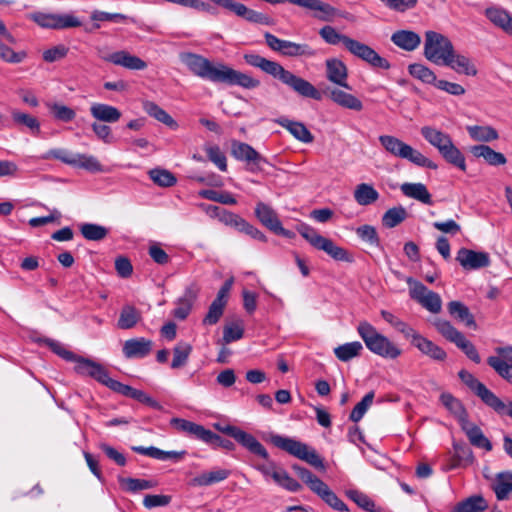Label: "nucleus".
I'll use <instances>...</instances> for the list:
<instances>
[{
	"label": "nucleus",
	"instance_id": "nucleus-5",
	"mask_svg": "<svg viewBox=\"0 0 512 512\" xmlns=\"http://www.w3.org/2000/svg\"><path fill=\"white\" fill-rule=\"evenodd\" d=\"M379 142L383 148L394 157L406 159L419 167H425L436 170L438 165L423 155L420 151L414 149L411 145L403 142L399 138L391 135H381Z\"/></svg>",
	"mask_w": 512,
	"mask_h": 512
},
{
	"label": "nucleus",
	"instance_id": "nucleus-35",
	"mask_svg": "<svg viewBox=\"0 0 512 512\" xmlns=\"http://www.w3.org/2000/svg\"><path fill=\"white\" fill-rule=\"evenodd\" d=\"M255 216L269 230H275L281 222L275 210L264 202H258L255 207Z\"/></svg>",
	"mask_w": 512,
	"mask_h": 512
},
{
	"label": "nucleus",
	"instance_id": "nucleus-61",
	"mask_svg": "<svg viewBox=\"0 0 512 512\" xmlns=\"http://www.w3.org/2000/svg\"><path fill=\"white\" fill-rule=\"evenodd\" d=\"M374 396V391H370L362 398L359 403L355 405L350 414L351 421L357 423L363 418L364 414L373 403Z\"/></svg>",
	"mask_w": 512,
	"mask_h": 512
},
{
	"label": "nucleus",
	"instance_id": "nucleus-27",
	"mask_svg": "<svg viewBox=\"0 0 512 512\" xmlns=\"http://www.w3.org/2000/svg\"><path fill=\"white\" fill-rule=\"evenodd\" d=\"M231 474V471L225 468H215L210 471H205L195 476L190 480V485L193 487H206L226 480Z\"/></svg>",
	"mask_w": 512,
	"mask_h": 512
},
{
	"label": "nucleus",
	"instance_id": "nucleus-15",
	"mask_svg": "<svg viewBox=\"0 0 512 512\" xmlns=\"http://www.w3.org/2000/svg\"><path fill=\"white\" fill-rule=\"evenodd\" d=\"M345 48L352 55L367 62L374 68H380L384 70H388L390 68V63L387 59L380 56L373 48L364 43H361L349 37L345 45Z\"/></svg>",
	"mask_w": 512,
	"mask_h": 512
},
{
	"label": "nucleus",
	"instance_id": "nucleus-62",
	"mask_svg": "<svg viewBox=\"0 0 512 512\" xmlns=\"http://www.w3.org/2000/svg\"><path fill=\"white\" fill-rule=\"evenodd\" d=\"M77 153L70 152L63 148L51 149L47 151L41 158L44 160L57 159L67 165L73 166Z\"/></svg>",
	"mask_w": 512,
	"mask_h": 512
},
{
	"label": "nucleus",
	"instance_id": "nucleus-28",
	"mask_svg": "<svg viewBox=\"0 0 512 512\" xmlns=\"http://www.w3.org/2000/svg\"><path fill=\"white\" fill-rule=\"evenodd\" d=\"M131 449L141 455H145L157 460H173L175 462L180 461L187 454L185 450L182 451H164L157 447H143V446H132Z\"/></svg>",
	"mask_w": 512,
	"mask_h": 512
},
{
	"label": "nucleus",
	"instance_id": "nucleus-51",
	"mask_svg": "<svg viewBox=\"0 0 512 512\" xmlns=\"http://www.w3.org/2000/svg\"><path fill=\"white\" fill-rule=\"evenodd\" d=\"M347 496L367 512H382V509L376 506L375 502L361 491L349 490L347 491Z\"/></svg>",
	"mask_w": 512,
	"mask_h": 512
},
{
	"label": "nucleus",
	"instance_id": "nucleus-53",
	"mask_svg": "<svg viewBox=\"0 0 512 512\" xmlns=\"http://www.w3.org/2000/svg\"><path fill=\"white\" fill-rule=\"evenodd\" d=\"M441 403L456 417L460 423L467 418L466 411L461 402L450 393H442L440 396Z\"/></svg>",
	"mask_w": 512,
	"mask_h": 512
},
{
	"label": "nucleus",
	"instance_id": "nucleus-9",
	"mask_svg": "<svg viewBox=\"0 0 512 512\" xmlns=\"http://www.w3.org/2000/svg\"><path fill=\"white\" fill-rule=\"evenodd\" d=\"M453 51L454 46L448 37L435 31H426L424 56L428 61L436 65H444Z\"/></svg>",
	"mask_w": 512,
	"mask_h": 512
},
{
	"label": "nucleus",
	"instance_id": "nucleus-3",
	"mask_svg": "<svg viewBox=\"0 0 512 512\" xmlns=\"http://www.w3.org/2000/svg\"><path fill=\"white\" fill-rule=\"evenodd\" d=\"M423 138L436 148L443 159L449 164L465 172L467 169L465 157L454 145L449 134L431 126H423L420 130Z\"/></svg>",
	"mask_w": 512,
	"mask_h": 512
},
{
	"label": "nucleus",
	"instance_id": "nucleus-47",
	"mask_svg": "<svg viewBox=\"0 0 512 512\" xmlns=\"http://www.w3.org/2000/svg\"><path fill=\"white\" fill-rule=\"evenodd\" d=\"M409 74L426 84L436 85L437 77L435 73L427 66L419 63L410 64L408 67Z\"/></svg>",
	"mask_w": 512,
	"mask_h": 512
},
{
	"label": "nucleus",
	"instance_id": "nucleus-21",
	"mask_svg": "<svg viewBox=\"0 0 512 512\" xmlns=\"http://www.w3.org/2000/svg\"><path fill=\"white\" fill-rule=\"evenodd\" d=\"M326 77L336 85L346 89H351L347 83L348 70L344 62L338 58H329L325 61Z\"/></svg>",
	"mask_w": 512,
	"mask_h": 512
},
{
	"label": "nucleus",
	"instance_id": "nucleus-19",
	"mask_svg": "<svg viewBox=\"0 0 512 512\" xmlns=\"http://www.w3.org/2000/svg\"><path fill=\"white\" fill-rule=\"evenodd\" d=\"M411 344L416 347L423 355L438 362H442L447 358V353L443 348L422 336L417 331L410 339Z\"/></svg>",
	"mask_w": 512,
	"mask_h": 512
},
{
	"label": "nucleus",
	"instance_id": "nucleus-63",
	"mask_svg": "<svg viewBox=\"0 0 512 512\" xmlns=\"http://www.w3.org/2000/svg\"><path fill=\"white\" fill-rule=\"evenodd\" d=\"M206 154L211 162H213L219 170L227 171V159L225 154L217 145H208L205 147Z\"/></svg>",
	"mask_w": 512,
	"mask_h": 512
},
{
	"label": "nucleus",
	"instance_id": "nucleus-46",
	"mask_svg": "<svg viewBox=\"0 0 512 512\" xmlns=\"http://www.w3.org/2000/svg\"><path fill=\"white\" fill-rule=\"evenodd\" d=\"M363 346L360 342L354 341L340 345L334 349L335 356L342 362H348L360 355Z\"/></svg>",
	"mask_w": 512,
	"mask_h": 512
},
{
	"label": "nucleus",
	"instance_id": "nucleus-64",
	"mask_svg": "<svg viewBox=\"0 0 512 512\" xmlns=\"http://www.w3.org/2000/svg\"><path fill=\"white\" fill-rule=\"evenodd\" d=\"M244 334V327L241 322L227 324L223 330V341L231 343L240 340Z\"/></svg>",
	"mask_w": 512,
	"mask_h": 512
},
{
	"label": "nucleus",
	"instance_id": "nucleus-24",
	"mask_svg": "<svg viewBox=\"0 0 512 512\" xmlns=\"http://www.w3.org/2000/svg\"><path fill=\"white\" fill-rule=\"evenodd\" d=\"M89 111L95 121L109 124L118 122L122 116L117 107L98 102L92 103Z\"/></svg>",
	"mask_w": 512,
	"mask_h": 512
},
{
	"label": "nucleus",
	"instance_id": "nucleus-2",
	"mask_svg": "<svg viewBox=\"0 0 512 512\" xmlns=\"http://www.w3.org/2000/svg\"><path fill=\"white\" fill-rule=\"evenodd\" d=\"M244 60L248 65L259 68L266 74L278 79L300 96L314 100H321L322 95L318 89H316L309 81L295 75L289 70H286L280 63L266 59L265 57L255 53L245 54Z\"/></svg>",
	"mask_w": 512,
	"mask_h": 512
},
{
	"label": "nucleus",
	"instance_id": "nucleus-7",
	"mask_svg": "<svg viewBox=\"0 0 512 512\" xmlns=\"http://www.w3.org/2000/svg\"><path fill=\"white\" fill-rule=\"evenodd\" d=\"M271 441L277 448L300 460L307 462L314 468L321 471L325 470L323 459L315 449L310 448L307 444L281 435L272 436Z\"/></svg>",
	"mask_w": 512,
	"mask_h": 512
},
{
	"label": "nucleus",
	"instance_id": "nucleus-41",
	"mask_svg": "<svg viewBox=\"0 0 512 512\" xmlns=\"http://www.w3.org/2000/svg\"><path fill=\"white\" fill-rule=\"evenodd\" d=\"M141 319V313L132 305H125L120 311L117 326L120 329L128 330L133 328Z\"/></svg>",
	"mask_w": 512,
	"mask_h": 512
},
{
	"label": "nucleus",
	"instance_id": "nucleus-36",
	"mask_svg": "<svg viewBox=\"0 0 512 512\" xmlns=\"http://www.w3.org/2000/svg\"><path fill=\"white\" fill-rule=\"evenodd\" d=\"M400 189L406 197L418 200L427 205L432 204L431 194L423 183H403Z\"/></svg>",
	"mask_w": 512,
	"mask_h": 512
},
{
	"label": "nucleus",
	"instance_id": "nucleus-60",
	"mask_svg": "<svg viewBox=\"0 0 512 512\" xmlns=\"http://www.w3.org/2000/svg\"><path fill=\"white\" fill-rule=\"evenodd\" d=\"M319 35L326 43L330 45H337L339 43H343V45L345 46L347 40L349 39L348 36L337 32V30L330 25L323 26L319 30Z\"/></svg>",
	"mask_w": 512,
	"mask_h": 512
},
{
	"label": "nucleus",
	"instance_id": "nucleus-11",
	"mask_svg": "<svg viewBox=\"0 0 512 512\" xmlns=\"http://www.w3.org/2000/svg\"><path fill=\"white\" fill-rule=\"evenodd\" d=\"M406 283L409 286V295L413 300L431 313L436 314L441 311L442 300L437 293L429 290L424 284L412 277H407Z\"/></svg>",
	"mask_w": 512,
	"mask_h": 512
},
{
	"label": "nucleus",
	"instance_id": "nucleus-14",
	"mask_svg": "<svg viewBox=\"0 0 512 512\" xmlns=\"http://www.w3.org/2000/svg\"><path fill=\"white\" fill-rule=\"evenodd\" d=\"M73 362H75L74 370L77 374L90 376L113 391L114 386L112 383H117L118 381L112 379L108 371L101 364L81 356H76Z\"/></svg>",
	"mask_w": 512,
	"mask_h": 512
},
{
	"label": "nucleus",
	"instance_id": "nucleus-31",
	"mask_svg": "<svg viewBox=\"0 0 512 512\" xmlns=\"http://www.w3.org/2000/svg\"><path fill=\"white\" fill-rule=\"evenodd\" d=\"M391 41L405 51H414L421 43V37L414 31L398 30L391 36Z\"/></svg>",
	"mask_w": 512,
	"mask_h": 512
},
{
	"label": "nucleus",
	"instance_id": "nucleus-22",
	"mask_svg": "<svg viewBox=\"0 0 512 512\" xmlns=\"http://www.w3.org/2000/svg\"><path fill=\"white\" fill-rule=\"evenodd\" d=\"M487 19L497 28L512 36V14L501 6H490L484 11Z\"/></svg>",
	"mask_w": 512,
	"mask_h": 512
},
{
	"label": "nucleus",
	"instance_id": "nucleus-33",
	"mask_svg": "<svg viewBox=\"0 0 512 512\" xmlns=\"http://www.w3.org/2000/svg\"><path fill=\"white\" fill-rule=\"evenodd\" d=\"M330 98L334 103L343 108L354 111H361L363 109V103L360 99L338 88L330 91Z\"/></svg>",
	"mask_w": 512,
	"mask_h": 512
},
{
	"label": "nucleus",
	"instance_id": "nucleus-10",
	"mask_svg": "<svg viewBox=\"0 0 512 512\" xmlns=\"http://www.w3.org/2000/svg\"><path fill=\"white\" fill-rule=\"evenodd\" d=\"M264 38L268 47L286 57H307L316 55V51L307 43H296L289 40H283L275 35L265 32Z\"/></svg>",
	"mask_w": 512,
	"mask_h": 512
},
{
	"label": "nucleus",
	"instance_id": "nucleus-48",
	"mask_svg": "<svg viewBox=\"0 0 512 512\" xmlns=\"http://www.w3.org/2000/svg\"><path fill=\"white\" fill-rule=\"evenodd\" d=\"M448 311L452 316L456 317L460 321H463L466 324V326H475V320L473 315L470 313L468 307L465 306L463 303L459 301H451L448 304Z\"/></svg>",
	"mask_w": 512,
	"mask_h": 512
},
{
	"label": "nucleus",
	"instance_id": "nucleus-52",
	"mask_svg": "<svg viewBox=\"0 0 512 512\" xmlns=\"http://www.w3.org/2000/svg\"><path fill=\"white\" fill-rule=\"evenodd\" d=\"M73 167L82 168L92 173L103 172V166L92 155L77 153Z\"/></svg>",
	"mask_w": 512,
	"mask_h": 512
},
{
	"label": "nucleus",
	"instance_id": "nucleus-30",
	"mask_svg": "<svg viewBox=\"0 0 512 512\" xmlns=\"http://www.w3.org/2000/svg\"><path fill=\"white\" fill-rule=\"evenodd\" d=\"M462 429L466 433L470 443L478 448H483L486 451L492 450V444L489 439L483 434L482 430L475 424L470 423L467 418L461 422Z\"/></svg>",
	"mask_w": 512,
	"mask_h": 512
},
{
	"label": "nucleus",
	"instance_id": "nucleus-43",
	"mask_svg": "<svg viewBox=\"0 0 512 512\" xmlns=\"http://www.w3.org/2000/svg\"><path fill=\"white\" fill-rule=\"evenodd\" d=\"M143 109L148 115L155 118L159 122H162L170 128H177L178 125L176 121L156 103L152 101H145L143 103Z\"/></svg>",
	"mask_w": 512,
	"mask_h": 512
},
{
	"label": "nucleus",
	"instance_id": "nucleus-56",
	"mask_svg": "<svg viewBox=\"0 0 512 512\" xmlns=\"http://www.w3.org/2000/svg\"><path fill=\"white\" fill-rule=\"evenodd\" d=\"M487 363L490 367H492L497 374L505 379L507 382H509L512 385V365L509 364L507 361L497 357V356H490L487 359Z\"/></svg>",
	"mask_w": 512,
	"mask_h": 512
},
{
	"label": "nucleus",
	"instance_id": "nucleus-45",
	"mask_svg": "<svg viewBox=\"0 0 512 512\" xmlns=\"http://www.w3.org/2000/svg\"><path fill=\"white\" fill-rule=\"evenodd\" d=\"M120 485L128 492L136 493L142 490H148L156 487L157 482L154 480L138 479V478H124L119 477Z\"/></svg>",
	"mask_w": 512,
	"mask_h": 512
},
{
	"label": "nucleus",
	"instance_id": "nucleus-1",
	"mask_svg": "<svg viewBox=\"0 0 512 512\" xmlns=\"http://www.w3.org/2000/svg\"><path fill=\"white\" fill-rule=\"evenodd\" d=\"M181 61L196 76L214 83L236 85L245 89H255L260 81L249 74L237 71L223 63L213 64L207 58L194 54L184 53Z\"/></svg>",
	"mask_w": 512,
	"mask_h": 512
},
{
	"label": "nucleus",
	"instance_id": "nucleus-57",
	"mask_svg": "<svg viewBox=\"0 0 512 512\" xmlns=\"http://www.w3.org/2000/svg\"><path fill=\"white\" fill-rule=\"evenodd\" d=\"M437 331L448 341L455 345L463 338V333L458 331L449 321L438 320L435 322Z\"/></svg>",
	"mask_w": 512,
	"mask_h": 512
},
{
	"label": "nucleus",
	"instance_id": "nucleus-26",
	"mask_svg": "<svg viewBox=\"0 0 512 512\" xmlns=\"http://www.w3.org/2000/svg\"><path fill=\"white\" fill-rule=\"evenodd\" d=\"M275 123L288 130L289 133L298 141L311 143L314 140L312 133L302 122L293 121L287 117H279L275 119Z\"/></svg>",
	"mask_w": 512,
	"mask_h": 512
},
{
	"label": "nucleus",
	"instance_id": "nucleus-29",
	"mask_svg": "<svg viewBox=\"0 0 512 512\" xmlns=\"http://www.w3.org/2000/svg\"><path fill=\"white\" fill-rule=\"evenodd\" d=\"M444 66H447L454 70L458 74H464L466 76H476L477 68L472 63L471 59L463 54L452 53V56L446 61Z\"/></svg>",
	"mask_w": 512,
	"mask_h": 512
},
{
	"label": "nucleus",
	"instance_id": "nucleus-38",
	"mask_svg": "<svg viewBox=\"0 0 512 512\" xmlns=\"http://www.w3.org/2000/svg\"><path fill=\"white\" fill-rule=\"evenodd\" d=\"M235 440L251 453L258 455L263 459H268L269 454L266 448L252 434L240 429Z\"/></svg>",
	"mask_w": 512,
	"mask_h": 512
},
{
	"label": "nucleus",
	"instance_id": "nucleus-6",
	"mask_svg": "<svg viewBox=\"0 0 512 512\" xmlns=\"http://www.w3.org/2000/svg\"><path fill=\"white\" fill-rule=\"evenodd\" d=\"M461 381L473 391L487 406L500 415H507L512 419V401L505 404L499 397L490 391L482 382L470 372L461 370L458 373Z\"/></svg>",
	"mask_w": 512,
	"mask_h": 512
},
{
	"label": "nucleus",
	"instance_id": "nucleus-18",
	"mask_svg": "<svg viewBox=\"0 0 512 512\" xmlns=\"http://www.w3.org/2000/svg\"><path fill=\"white\" fill-rule=\"evenodd\" d=\"M456 260L466 270H476L490 265L488 253L477 252L467 248L459 249Z\"/></svg>",
	"mask_w": 512,
	"mask_h": 512
},
{
	"label": "nucleus",
	"instance_id": "nucleus-17",
	"mask_svg": "<svg viewBox=\"0 0 512 512\" xmlns=\"http://www.w3.org/2000/svg\"><path fill=\"white\" fill-rule=\"evenodd\" d=\"M170 425L180 433L195 439L201 440L202 442H209L213 439H217L216 433L206 429L204 426L194 423L192 421L183 418H172Z\"/></svg>",
	"mask_w": 512,
	"mask_h": 512
},
{
	"label": "nucleus",
	"instance_id": "nucleus-55",
	"mask_svg": "<svg viewBox=\"0 0 512 512\" xmlns=\"http://www.w3.org/2000/svg\"><path fill=\"white\" fill-rule=\"evenodd\" d=\"M198 194L201 198L225 205H235L237 203L235 197L229 192H220L213 189H203L200 190Z\"/></svg>",
	"mask_w": 512,
	"mask_h": 512
},
{
	"label": "nucleus",
	"instance_id": "nucleus-58",
	"mask_svg": "<svg viewBox=\"0 0 512 512\" xmlns=\"http://www.w3.org/2000/svg\"><path fill=\"white\" fill-rule=\"evenodd\" d=\"M148 174L150 179L161 187H171L177 181L176 177L166 169L155 168L150 170Z\"/></svg>",
	"mask_w": 512,
	"mask_h": 512
},
{
	"label": "nucleus",
	"instance_id": "nucleus-16",
	"mask_svg": "<svg viewBox=\"0 0 512 512\" xmlns=\"http://www.w3.org/2000/svg\"><path fill=\"white\" fill-rule=\"evenodd\" d=\"M345 48L352 55L367 62L374 68H380L384 70H388L390 68V63L387 59L380 56L373 48L364 43H361L349 37L345 45Z\"/></svg>",
	"mask_w": 512,
	"mask_h": 512
},
{
	"label": "nucleus",
	"instance_id": "nucleus-54",
	"mask_svg": "<svg viewBox=\"0 0 512 512\" xmlns=\"http://www.w3.org/2000/svg\"><path fill=\"white\" fill-rule=\"evenodd\" d=\"M192 352V346L188 343H179L173 348L171 368L178 369L186 365Z\"/></svg>",
	"mask_w": 512,
	"mask_h": 512
},
{
	"label": "nucleus",
	"instance_id": "nucleus-37",
	"mask_svg": "<svg viewBox=\"0 0 512 512\" xmlns=\"http://www.w3.org/2000/svg\"><path fill=\"white\" fill-rule=\"evenodd\" d=\"M492 490L498 500H505L512 492V472L504 471L496 474L492 482Z\"/></svg>",
	"mask_w": 512,
	"mask_h": 512
},
{
	"label": "nucleus",
	"instance_id": "nucleus-50",
	"mask_svg": "<svg viewBox=\"0 0 512 512\" xmlns=\"http://www.w3.org/2000/svg\"><path fill=\"white\" fill-rule=\"evenodd\" d=\"M82 236L89 241H101L108 235L109 230L99 224L84 223L80 226Z\"/></svg>",
	"mask_w": 512,
	"mask_h": 512
},
{
	"label": "nucleus",
	"instance_id": "nucleus-42",
	"mask_svg": "<svg viewBox=\"0 0 512 512\" xmlns=\"http://www.w3.org/2000/svg\"><path fill=\"white\" fill-rule=\"evenodd\" d=\"M408 217V212L405 207L399 205L392 208H389L382 216V225L385 228L391 229L402 222H404Z\"/></svg>",
	"mask_w": 512,
	"mask_h": 512
},
{
	"label": "nucleus",
	"instance_id": "nucleus-12",
	"mask_svg": "<svg viewBox=\"0 0 512 512\" xmlns=\"http://www.w3.org/2000/svg\"><path fill=\"white\" fill-rule=\"evenodd\" d=\"M27 17L38 26L48 29H66L79 27L81 22L69 14H54L41 11L32 12Z\"/></svg>",
	"mask_w": 512,
	"mask_h": 512
},
{
	"label": "nucleus",
	"instance_id": "nucleus-32",
	"mask_svg": "<svg viewBox=\"0 0 512 512\" xmlns=\"http://www.w3.org/2000/svg\"><path fill=\"white\" fill-rule=\"evenodd\" d=\"M317 486L313 489L327 505L337 511H347L346 504L328 487L322 480L320 483H316Z\"/></svg>",
	"mask_w": 512,
	"mask_h": 512
},
{
	"label": "nucleus",
	"instance_id": "nucleus-13",
	"mask_svg": "<svg viewBox=\"0 0 512 512\" xmlns=\"http://www.w3.org/2000/svg\"><path fill=\"white\" fill-rule=\"evenodd\" d=\"M231 155L236 160L245 162L247 170L252 173L262 171L263 164L268 163L251 145L237 140H233L231 143Z\"/></svg>",
	"mask_w": 512,
	"mask_h": 512
},
{
	"label": "nucleus",
	"instance_id": "nucleus-34",
	"mask_svg": "<svg viewBox=\"0 0 512 512\" xmlns=\"http://www.w3.org/2000/svg\"><path fill=\"white\" fill-rule=\"evenodd\" d=\"M471 153L477 158H483L489 165L499 166L507 162L506 157L488 145H475L471 147Z\"/></svg>",
	"mask_w": 512,
	"mask_h": 512
},
{
	"label": "nucleus",
	"instance_id": "nucleus-59",
	"mask_svg": "<svg viewBox=\"0 0 512 512\" xmlns=\"http://www.w3.org/2000/svg\"><path fill=\"white\" fill-rule=\"evenodd\" d=\"M381 315L383 319L391 324L393 327H395L400 333L404 335L405 338L411 339L413 335L416 333V330H414L411 326L394 316L392 313L388 311H381Z\"/></svg>",
	"mask_w": 512,
	"mask_h": 512
},
{
	"label": "nucleus",
	"instance_id": "nucleus-4",
	"mask_svg": "<svg viewBox=\"0 0 512 512\" xmlns=\"http://www.w3.org/2000/svg\"><path fill=\"white\" fill-rule=\"evenodd\" d=\"M357 332L372 353L386 359H396L401 355V349L369 322H360Z\"/></svg>",
	"mask_w": 512,
	"mask_h": 512
},
{
	"label": "nucleus",
	"instance_id": "nucleus-49",
	"mask_svg": "<svg viewBox=\"0 0 512 512\" xmlns=\"http://www.w3.org/2000/svg\"><path fill=\"white\" fill-rule=\"evenodd\" d=\"M11 116L15 124L27 127L34 135L40 133V123L36 117L18 110H13Z\"/></svg>",
	"mask_w": 512,
	"mask_h": 512
},
{
	"label": "nucleus",
	"instance_id": "nucleus-25",
	"mask_svg": "<svg viewBox=\"0 0 512 512\" xmlns=\"http://www.w3.org/2000/svg\"><path fill=\"white\" fill-rule=\"evenodd\" d=\"M113 391L117 392L123 396L135 399L139 401L140 403L146 404L147 406L154 408V409H161V405L159 402H157L155 399L150 397L148 394H146L142 390L135 389L129 385L123 384L121 382L112 383Z\"/></svg>",
	"mask_w": 512,
	"mask_h": 512
},
{
	"label": "nucleus",
	"instance_id": "nucleus-20",
	"mask_svg": "<svg viewBox=\"0 0 512 512\" xmlns=\"http://www.w3.org/2000/svg\"><path fill=\"white\" fill-rule=\"evenodd\" d=\"M153 342L144 337L128 339L124 342L122 352L127 359H141L148 356Z\"/></svg>",
	"mask_w": 512,
	"mask_h": 512
},
{
	"label": "nucleus",
	"instance_id": "nucleus-44",
	"mask_svg": "<svg viewBox=\"0 0 512 512\" xmlns=\"http://www.w3.org/2000/svg\"><path fill=\"white\" fill-rule=\"evenodd\" d=\"M467 131L472 139L479 142H490L499 138L497 130L491 126H468Z\"/></svg>",
	"mask_w": 512,
	"mask_h": 512
},
{
	"label": "nucleus",
	"instance_id": "nucleus-39",
	"mask_svg": "<svg viewBox=\"0 0 512 512\" xmlns=\"http://www.w3.org/2000/svg\"><path fill=\"white\" fill-rule=\"evenodd\" d=\"M355 201L361 206H368L379 199L378 191L367 183L358 184L353 193Z\"/></svg>",
	"mask_w": 512,
	"mask_h": 512
},
{
	"label": "nucleus",
	"instance_id": "nucleus-40",
	"mask_svg": "<svg viewBox=\"0 0 512 512\" xmlns=\"http://www.w3.org/2000/svg\"><path fill=\"white\" fill-rule=\"evenodd\" d=\"M487 508L488 503L481 495H473L457 503L451 512H483Z\"/></svg>",
	"mask_w": 512,
	"mask_h": 512
},
{
	"label": "nucleus",
	"instance_id": "nucleus-8",
	"mask_svg": "<svg viewBox=\"0 0 512 512\" xmlns=\"http://www.w3.org/2000/svg\"><path fill=\"white\" fill-rule=\"evenodd\" d=\"M299 234L317 250L324 251L335 261L352 262L353 258L349 252L336 245L331 239L320 235L313 227L307 224L298 226Z\"/></svg>",
	"mask_w": 512,
	"mask_h": 512
},
{
	"label": "nucleus",
	"instance_id": "nucleus-23",
	"mask_svg": "<svg viewBox=\"0 0 512 512\" xmlns=\"http://www.w3.org/2000/svg\"><path fill=\"white\" fill-rule=\"evenodd\" d=\"M103 59L107 62L113 63L114 65L122 66L130 70H144L147 67L144 60L135 55H131L124 50L114 52L103 57Z\"/></svg>",
	"mask_w": 512,
	"mask_h": 512
}]
</instances>
